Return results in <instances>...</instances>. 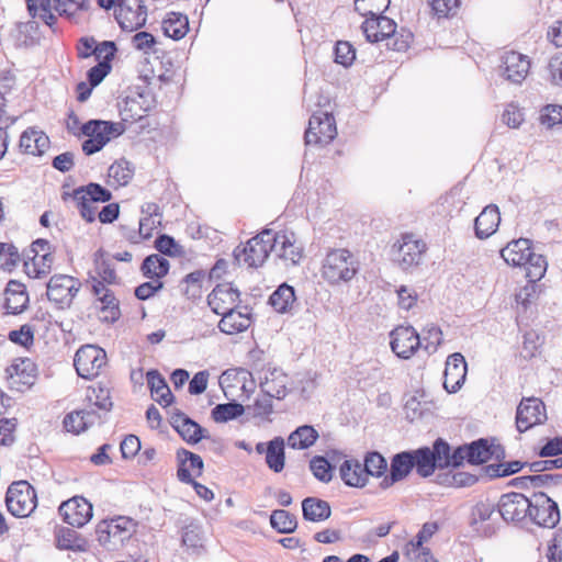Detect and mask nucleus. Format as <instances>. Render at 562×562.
Masks as SVG:
<instances>
[{
    "label": "nucleus",
    "mask_w": 562,
    "mask_h": 562,
    "mask_svg": "<svg viewBox=\"0 0 562 562\" xmlns=\"http://www.w3.org/2000/svg\"><path fill=\"white\" fill-rule=\"evenodd\" d=\"M99 302L101 303L100 319L106 323H114L121 316L119 300L115 297L113 292H104L100 296Z\"/></svg>",
    "instance_id": "37998d69"
},
{
    "label": "nucleus",
    "mask_w": 562,
    "mask_h": 562,
    "mask_svg": "<svg viewBox=\"0 0 562 562\" xmlns=\"http://www.w3.org/2000/svg\"><path fill=\"white\" fill-rule=\"evenodd\" d=\"M310 470L315 479L323 483H328L333 479V467L327 459L322 456H315L311 459Z\"/></svg>",
    "instance_id": "864d4df0"
},
{
    "label": "nucleus",
    "mask_w": 562,
    "mask_h": 562,
    "mask_svg": "<svg viewBox=\"0 0 562 562\" xmlns=\"http://www.w3.org/2000/svg\"><path fill=\"white\" fill-rule=\"evenodd\" d=\"M170 424L179 436L190 445L207 438V431L180 409L175 408L170 415Z\"/></svg>",
    "instance_id": "a211bd4d"
},
{
    "label": "nucleus",
    "mask_w": 562,
    "mask_h": 562,
    "mask_svg": "<svg viewBox=\"0 0 562 562\" xmlns=\"http://www.w3.org/2000/svg\"><path fill=\"white\" fill-rule=\"evenodd\" d=\"M80 130L88 137L82 143V150L88 156L100 151L112 137L119 136L124 132L121 123L99 120H90Z\"/></svg>",
    "instance_id": "39448f33"
},
{
    "label": "nucleus",
    "mask_w": 562,
    "mask_h": 562,
    "mask_svg": "<svg viewBox=\"0 0 562 562\" xmlns=\"http://www.w3.org/2000/svg\"><path fill=\"white\" fill-rule=\"evenodd\" d=\"M100 418L101 416L92 408H85L67 414L63 424L67 431L78 435L100 422Z\"/></svg>",
    "instance_id": "a878e982"
},
{
    "label": "nucleus",
    "mask_w": 562,
    "mask_h": 562,
    "mask_svg": "<svg viewBox=\"0 0 562 562\" xmlns=\"http://www.w3.org/2000/svg\"><path fill=\"white\" fill-rule=\"evenodd\" d=\"M284 440L281 437H274L267 442L266 463L270 470L276 473L284 469Z\"/></svg>",
    "instance_id": "a19ab883"
},
{
    "label": "nucleus",
    "mask_w": 562,
    "mask_h": 562,
    "mask_svg": "<svg viewBox=\"0 0 562 562\" xmlns=\"http://www.w3.org/2000/svg\"><path fill=\"white\" fill-rule=\"evenodd\" d=\"M413 454L414 468L422 477H428L438 468L434 452L428 447H422L416 450H409Z\"/></svg>",
    "instance_id": "4c0bfd02"
},
{
    "label": "nucleus",
    "mask_w": 562,
    "mask_h": 562,
    "mask_svg": "<svg viewBox=\"0 0 562 562\" xmlns=\"http://www.w3.org/2000/svg\"><path fill=\"white\" fill-rule=\"evenodd\" d=\"M540 123L548 128L562 123V105L548 104L546 105L539 116Z\"/></svg>",
    "instance_id": "bf43d9fd"
},
{
    "label": "nucleus",
    "mask_w": 562,
    "mask_h": 562,
    "mask_svg": "<svg viewBox=\"0 0 562 562\" xmlns=\"http://www.w3.org/2000/svg\"><path fill=\"white\" fill-rule=\"evenodd\" d=\"M135 531L133 519L119 516L112 519L100 521L95 528L98 542L110 551L119 550L123 547Z\"/></svg>",
    "instance_id": "20e7f679"
},
{
    "label": "nucleus",
    "mask_w": 562,
    "mask_h": 562,
    "mask_svg": "<svg viewBox=\"0 0 562 562\" xmlns=\"http://www.w3.org/2000/svg\"><path fill=\"white\" fill-rule=\"evenodd\" d=\"M339 475L342 482L351 487H363L368 482L363 465L357 459L345 460L339 468Z\"/></svg>",
    "instance_id": "7c9ffc66"
},
{
    "label": "nucleus",
    "mask_w": 562,
    "mask_h": 562,
    "mask_svg": "<svg viewBox=\"0 0 562 562\" xmlns=\"http://www.w3.org/2000/svg\"><path fill=\"white\" fill-rule=\"evenodd\" d=\"M359 270L356 257L345 248L330 250L322 266L323 278L331 284L350 281Z\"/></svg>",
    "instance_id": "7ed1b4c3"
},
{
    "label": "nucleus",
    "mask_w": 562,
    "mask_h": 562,
    "mask_svg": "<svg viewBox=\"0 0 562 562\" xmlns=\"http://www.w3.org/2000/svg\"><path fill=\"white\" fill-rule=\"evenodd\" d=\"M169 268L170 263L166 258L160 255L153 254L144 259L140 266V271L144 277L160 281L161 278L168 274Z\"/></svg>",
    "instance_id": "e433bc0d"
},
{
    "label": "nucleus",
    "mask_w": 562,
    "mask_h": 562,
    "mask_svg": "<svg viewBox=\"0 0 562 562\" xmlns=\"http://www.w3.org/2000/svg\"><path fill=\"white\" fill-rule=\"evenodd\" d=\"M288 375L279 369L270 370L260 382V389L263 394L272 398H284L288 394Z\"/></svg>",
    "instance_id": "bb28decb"
},
{
    "label": "nucleus",
    "mask_w": 562,
    "mask_h": 562,
    "mask_svg": "<svg viewBox=\"0 0 562 562\" xmlns=\"http://www.w3.org/2000/svg\"><path fill=\"white\" fill-rule=\"evenodd\" d=\"M530 61L517 52H507L502 56L499 75L513 83H521L528 75Z\"/></svg>",
    "instance_id": "aec40b11"
},
{
    "label": "nucleus",
    "mask_w": 562,
    "mask_h": 562,
    "mask_svg": "<svg viewBox=\"0 0 562 562\" xmlns=\"http://www.w3.org/2000/svg\"><path fill=\"white\" fill-rule=\"evenodd\" d=\"M318 436V431L313 426L303 425L290 434L288 446L296 450L308 449L316 442Z\"/></svg>",
    "instance_id": "c9c22d12"
},
{
    "label": "nucleus",
    "mask_w": 562,
    "mask_h": 562,
    "mask_svg": "<svg viewBox=\"0 0 562 562\" xmlns=\"http://www.w3.org/2000/svg\"><path fill=\"white\" fill-rule=\"evenodd\" d=\"M156 249L166 256H177L181 252L180 246L176 243L175 238L162 234L155 240Z\"/></svg>",
    "instance_id": "774afa93"
},
{
    "label": "nucleus",
    "mask_w": 562,
    "mask_h": 562,
    "mask_svg": "<svg viewBox=\"0 0 562 562\" xmlns=\"http://www.w3.org/2000/svg\"><path fill=\"white\" fill-rule=\"evenodd\" d=\"M162 30L166 36L173 40L182 38L189 30L187 15L171 12L162 21Z\"/></svg>",
    "instance_id": "79ce46f5"
},
{
    "label": "nucleus",
    "mask_w": 562,
    "mask_h": 562,
    "mask_svg": "<svg viewBox=\"0 0 562 562\" xmlns=\"http://www.w3.org/2000/svg\"><path fill=\"white\" fill-rule=\"evenodd\" d=\"M390 337L392 351L402 359H409L422 347V338L413 326H397Z\"/></svg>",
    "instance_id": "dca6fc26"
},
{
    "label": "nucleus",
    "mask_w": 562,
    "mask_h": 562,
    "mask_svg": "<svg viewBox=\"0 0 562 562\" xmlns=\"http://www.w3.org/2000/svg\"><path fill=\"white\" fill-rule=\"evenodd\" d=\"M413 469L414 462L411 451H402L394 454L391 460L390 474L385 475L381 481V488L386 490L394 483L404 480Z\"/></svg>",
    "instance_id": "b1692460"
},
{
    "label": "nucleus",
    "mask_w": 562,
    "mask_h": 562,
    "mask_svg": "<svg viewBox=\"0 0 562 562\" xmlns=\"http://www.w3.org/2000/svg\"><path fill=\"white\" fill-rule=\"evenodd\" d=\"M54 10L59 15L72 16L77 11L87 9L86 0H54Z\"/></svg>",
    "instance_id": "e2e57ef3"
},
{
    "label": "nucleus",
    "mask_w": 562,
    "mask_h": 562,
    "mask_svg": "<svg viewBox=\"0 0 562 562\" xmlns=\"http://www.w3.org/2000/svg\"><path fill=\"white\" fill-rule=\"evenodd\" d=\"M276 235V255L291 265H297L303 258V246L297 243L293 232H279Z\"/></svg>",
    "instance_id": "5701e85b"
},
{
    "label": "nucleus",
    "mask_w": 562,
    "mask_h": 562,
    "mask_svg": "<svg viewBox=\"0 0 562 562\" xmlns=\"http://www.w3.org/2000/svg\"><path fill=\"white\" fill-rule=\"evenodd\" d=\"M133 175L132 165L125 159H120L109 167L106 182L111 187H124L132 180Z\"/></svg>",
    "instance_id": "58836bf2"
},
{
    "label": "nucleus",
    "mask_w": 562,
    "mask_h": 562,
    "mask_svg": "<svg viewBox=\"0 0 562 562\" xmlns=\"http://www.w3.org/2000/svg\"><path fill=\"white\" fill-rule=\"evenodd\" d=\"M64 521L72 527H83L92 518V504L82 496L63 502L58 508Z\"/></svg>",
    "instance_id": "f3484780"
},
{
    "label": "nucleus",
    "mask_w": 562,
    "mask_h": 562,
    "mask_svg": "<svg viewBox=\"0 0 562 562\" xmlns=\"http://www.w3.org/2000/svg\"><path fill=\"white\" fill-rule=\"evenodd\" d=\"M295 301L294 289L288 283L279 285L269 297L270 305L276 312L281 314L292 312Z\"/></svg>",
    "instance_id": "f704fd0d"
},
{
    "label": "nucleus",
    "mask_w": 562,
    "mask_h": 562,
    "mask_svg": "<svg viewBox=\"0 0 562 562\" xmlns=\"http://www.w3.org/2000/svg\"><path fill=\"white\" fill-rule=\"evenodd\" d=\"M363 470L366 472L367 477L369 476H375L380 477L382 476L386 469H387V462L385 458L379 453V452H369L364 462L362 463Z\"/></svg>",
    "instance_id": "09e8293b"
},
{
    "label": "nucleus",
    "mask_w": 562,
    "mask_h": 562,
    "mask_svg": "<svg viewBox=\"0 0 562 562\" xmlns=\"http://www.w3.org/2000/svg\"><path fill=\"white\" fill-rule=\"evenodd\" d=\"M423 339L426 341V344L424 345V349L428 353H434L435 351H437L438 347L442 342L441 329L435 324H430L423 330Z\"/></svg>",
    "instance_id": "13d9d810"
},
{
    "label": "nucleus",
    "mask_w": 562,
    "mask_h": 562,
    "mask_svg": "<svg viewBox=\"0 0 562 562\" xmlns=\"http://www.w3.org/2000/svg\"><path fill=\"white\" fill-rule=\"evenodd\" d=\"M547 412L543 402L536 397L522 398L516 412V427L519 432H525L536 425L547 420Z\"/></svg>",
    "instance_id": "4468645a"
},
{
    "label": "nucleus",
    "mask_w": 562,
    "mask_h": 562,
    "mask_svg": "<svg viewBox=\"0 0 562 562\" xmlns=\"http://www.w3.org/2000/svg\"><path fill=\"white\" fill-rule=\"evenodd\" d=\"M57 547L63 550L82 551L85 541L77 531L63 528L57 536Z\"/></svg>",
    "instance_id": "3c124183"
},
{
    "label": "nucleus",
    "mask_w": 562,
    "mask_h": 562,
    "mask_svg": "<svg viewBox=\"0 0 562 562\" xmlns=\"http://www.w3.org/2000/svg\"><path fill=\"white\" fill-rule=\"evenodd\" d=\"M431 452H434L438 468H448L449 458L451 454V448L447 441L438 438L432 446Z\"/></svg>",
    "instance_id": "69168bd1"
},
{
    "label": "nucleus",
    "mask_w": 562,
    "mask_h": 562,
    "mask_svg": "<svg viewBox=\"0 0 562 562\" xmlns=\"http://www.w3.org/2000/svg\"><path fill=\"white\" fill-rule=\"evenodd\" d=\"M276 248V235L271 229H263L246 244L237 246L234 257L239 265L248 268L261 267Z\"/></svg>",
    "instance_id": "f03ea898"
},
{
    "label": "nucleus",
    "mask_w": 562,
    "mask_h": 562,
    "mask_svg": "<svg viewBox=\"0 0 562 562\" xmlns=\"http://www.w3.org/2000/svg\"><path fill=\"white\" fill-rule=\"evenodd\" d=\"M204 278L205 272L203 270H195L187 274L182 281L186 284V288L182 290L183 294L188 299L199 297Z\"/></svg>",
    "instance_id": "5fc2aeb1"
},
{
    "label": "nucleus",
    "mask_w": 562,
    "mask_h": 562,
    "mask_svg": "<svg viewBox=\"0 0 562 562\" xmlns=\"http://www.w3.org/2000/svg\"><path fill=\"white\" fill-rule=\"evenodd\" d=\"M149 110L150 101H148L145 95L138 94L137 97H127L124 100L120 115L123 122L134 123L146 117Z\"/></svg>",
    "instance_id": "cd10ccee"
},
{
    "label": "nucleus",
    "mask_w": 562,
    "mask_h": 562,
    "mask_svg": "<svg viewBox=\"0 0 562 562\" xmlns=\"http://www.w3.org/2000/svg\"><path fill=\"white\" fill-rule=\"evenodd\" d=\"M105 363V351L93 345H86L79 348L74 359V366L78 375L87 380L99 375Z\"/></svg>",
    "instance_id": "1a4fd4ad"
},
{
    "label": "nucleus",
    "mask_w": 562,
    "mask_h": 562,
    "mask_svg": "<svg viewBox=\"0 0 562 562\" xmlns=\"http://www.w3.org/2000/svg\"><path fill=\"white\" fill-rule=\"evenodd\" d=\"M337 135L335 119L327 112L314 113L308 121L304 139L306 145L329 144Z\"/></svg>",
    "instance_id": "f8f14e48"
},
{
    "label": "nucleus",
    "mask_w": 562,
    "mask_h": 562,
    "mask_svg": "<svg viewBox=\"0 0 562 562\" xmlns=\"http://www.w3.org/2000/svg\"><path fill=\"white\" fill-rule=\"evenodd\" d=\"M468 366L460 352L450 355L443 372V387L449 393H457L465 382Z\"/></svg>",
    "instance_id": "412c9836"
},
{
    "label": "nucleus",
    "mask_w": 562,
    "mask_h": 562,
    "mask_svg": "<svg viewBox=\"0 0 562 562\" xmlns=\"http://www.w3.org/2000/svg\"><path fill=\"white\" fill-rule=\"evenodd\" d=\"M87 400L92 406L103 411L110 412L113 403L110 397V391L105 387H92L89 389Z\"/></svg>",
    "instance_id": "6e6d98bb"
},
{
    "label": "nucleus",
    "mask_w": 562,
    "mask_h": 562,
    "mask_svg": "<svg viewBox=\"0 0 562 562\" xmlns=\"http://www.w3.org/2000/svg\"><path fill=\"white\" fill-rule=\"evenodd\" d=\"M146 380L153 398L159 405L167 407L173 402L175 396L172 395L165 378L157 370L148 371Z\"/></svg>",
    "instance_id": "c756f323"
},
{
    "label": "nucleus",
    "mask_w": 562,
    "mask_h": 562,
    "mask_svg": "<svg viewBox=\"0 0 562 562\" xmlns=\"http://www.w3.org/2000/svg\"><path fill=\"white\" fill-rule=\"evenodd\" d=\"M245 408L237 402L217 404L211 412V416L216 423H226L241 416Z\"/></svg>",
    "instance_id": "49530a36"
},
{
    "label": "nucleus",
    "mask_w": 562,
    "mask_h": 562,
    "mask_svg": "<svg viewBox=\"0 0 562 562\" xmlns=\"http://www.w3.org/2000/svg\"><path fill=\"white\" fill-rule=\"evenodd\" d=\"M177 477L180 482L192 485L195 493L204 501L210 502L214 498V493L209 487L196 482L192 477L189 469L186 468V463H182L180 467H178Z\"/></svg>",
    "instance_id": "8fccbe9b"
},
{
    "label": "nucleus",
    "mask_w": 562,
    "mask_h": 562,
    "mask_svg": "<svg viewBox=\"0 0 562 562\" xmlns=\"http://www.w3.org/2000/svg\"><path fill=\"white\" fill-rule=\"evenodd\" d=\"M426 251L427 245L423 239L404 234L392 247L393 261L403 271L409 272L423 262Z\"/></svg>",
    "instance_id": "423d86ee"
},
{
    "label": "nucleus",
    "mask_w": 562,
    "mask_h": 562,
    "mask_svg": "<svg viewBox=\"0 0 562 562\" xmlns=\"http://www.w3.org/2000/svg\"><path fill=\"white\" fill-rule=\"evenodd\" d=\"M238 303L239 291L231 283L217 284L207 295V304L217 315L236 308Z\"/></svg>",
    "instance_id": "6ab92c4d"
},
{
    "label": "nucleus",
    "mask_w": 562,
    "mask_h": 562,
    "mask_svg": "<svg viewBox=\"0 0 562 562\" xmlns=\"http://www.w3.org/2000/svg\"><path fill=\"white\" fill-rule=\"evenodd\" d=\"M76 195H85L92 203H105L112 199V193L99 183L91 182L74 190Z\"/></svg>",
    "instance_id": "a18cd8bd"
},
{
    "label": "nucleus",
    "mask_w": 562,
    "mask_h": 562,
    "mask_svg": "<svg viewBox=\"0 0 562 562\" xmlns=\"http://www.w3.org/2000/svg\"><path fill=\"white\" fill-rule=\"evenodd\" d=\"M501 223V213L495 204H490L476 216L474 232L479 239H486L492 236Z\"/></svg>",
    "instance_id": "393cba45"
},
{
    "label": "nucleus",
    "mask_w": 562,
    "mask_h": 562,
    "mask_svg": "<svg viewBox=\"0 0 562 562\" xmlns=\"http://www.w3.org/2000/svg\"><path fill=\"white\" fill-rule=\"evenodd\" d=\"M496 508H497V504L494 505L490 502L477 503L472 509L471 521H470L471 526L476 531H482L485 536L490 537V536L494 535L496 531L494 526L488 525L483 529H481L480 526L492 518Z\"/></svg>",
    "instance_id": "72a5a7b5"
},
{
    "label": "nucleus",
    "mask_w": 562,
    "mask_h": 562,
    "mask_svg": "<svg viewBox=\"0 0 562 562\" xmlns=\"http://www.w3.org/2000/svg\"><path fill=\"white\" fill-rule=\"evenodd\" d=\"M361 29L368 42L378 43L387 40L395 32L396 23L380 13L373 16H366Z\"/></svg>",
    "instance_id": "4be33fe9"
},
{
    "label": "nucleus",
    "mask_w": 562,
    "mask_h": 562,
    "mask_svg": "<svg viewBox=\"0 0 562 562\" xmlns=\"http://www.w3.org/2000/svg\"><path fill=\"white\" fill-rule=\"evenodd\" d=\"M530 503L528 518L533 524L546 528H553L560 521L558 504L547 494L542 492L533 493L530 497Z\"/></svg>",
    "instance_id": "9b49d317"
},
{
    "label": "nucleus",
    "mask_w": 562,
    "mask_h": 562,
    "mask_svg": "<svg viewBox=\"0 0 562 562\" xmlns=\"http://www.w3.org/2000/svg\"><path fill=\"white\" fill-rule=\"evenodd\" d=\"M270 524L273 529L281 533H291L296 529V517L284 510L276 509L270 515Z\"/></svg>",
    "instance_id": "c03bdc74"
},
{
    "label": "nucleus",
    "mask_w": 562,
    "mask_h": 562,
    "mask_svg": "<svg viewBox=\"0 0 562 562\" xmlns=\"http://www.w3.org/2000/svg\"><path fill=\"white\" fill-rule=\"evenodd\" d=\"M532 241L519 238L509 241L502 250V258L514 267H525L526 277L530 280H540L547 271V260L540 254L532 251Z\"/></svg>",
    "instance_id": "f257e3e1"
},
{
    "label": "nucleus",
    "mask_w": 562,
    "mask_h": 562,
    "mask_svg": "<svg viewBox=\"0 0 562 562\" xmlns=\"http://www.w3.org/2000/svg\"><path fill=\"white\" fill-rule=\"evenodd\" d=\"M20 260L18 249L7 243H0V268L10 270Z\"/></svg>",
    "instance_id": "680f3d73"
},
{
    "label": "nucleus",
    "mask_w": 562,
    "mask_h": 562,
    "mask_svg": "<svg viewBox=\"0 0 562 562\" xmlns=\"http://www.w3.org/2000/svg\"><path fill=\"white\" fill-rule=\"evenodd\" d=\"M356 58V50L349 42H337L335 46V61L348 67Z\"/></svg>",
    "instance_id": "052dcab7"
},
{
    "label": "nucleus",
    "mask_w": 562,
    "mask_h": 562,
    "mask_svg": "<svg viewBox=\"0 0 562 562\" xmlns=\"http://www.w3.org/2000/svg\"><path fill=\"white\" fill-rule=\"evenodd\" d=\"M530 504V497L512 492L501 496L497 512L506 522H520L528 518Z\"/></svg>",
    "instance_id": "ddd939ff"
},
{
    "label": "nucleus",
    "mask_w": 562,
    "mask_h": 562,
    "mask_svg": "<svg viewBox=\"0 0 562 562\" xmlns=\"http://www.w3.org/2000/svg\"><path fill=\"white\" fill-rule=\"evenodd\" d=\"M468 446V462L482 464L491 459L490 442L485 438L472 441Z\"/></svg>",
    "instance_id": "de8ad7c7"
},
{
    "label": "nucleus",
    "mask_w": 562,
    "mask_h": 562,
    "mask_svg": "<svg viewBox=\"0 0 562 562\" xmlns=\"http://www.w3.org/2000/svg\"><path fill=\"white\" fill-rule=\"evenodd\" d=\"M36 492L26 481L13 482L5 495L8 510L15 517H27L36 507Z\"/></svg>",
    "instance_id": "0eeeda50"
},
{
    "label": "nucleus",
    "mask_w": 562,
    "mask_h": 562,
    "mask_svg": "<svg viewBox=\"0 0 562 562\" xmlns=\"http://www.w3.org/2000/svg\"><path fill=\"white\" fill-rule=\"evenodd\" d=\"M303 518L308 521L319 522L328 519L331 515L328 502L317 497H306L302 502Z\"/></svg>",
    "instance_id": "473e14b6"
},
{
    "label": "nucleus",
    "mask_w": 562,
    "mask_h": 562,
    "mask_svg": "<svg viewBox=\"0 0 562 562\" xmlns=\"http://www.w3.org/2000/svg\"><path fill=\"white\" fill-rule=\"evenodd\" d=\"M179 467L182 463H186V468L189 469V472L192 474V477L200 476L203 471V460L199 454H195L186 449H180L178 451Z\"/></svg>",
    "instance_id": "4d7b16f0"
},
{
    "label": "nucleus",
    "mask_w": 562,
    "mask_h": 562,
    "mask_svg": "<svg viewBox=\"0 0 562 562\" xmlns=\"http://www.w3.org/2000/svg\"><path fill=\"white\" fill-rule=\"evenodd\" d=\"M390 5V0H355V10L362 16H373L383 13Z\"/></svg>",
    "instance_id": "603ef678"
},
{
    "label": "nucleus",
    "mask_w": 562,
    "mask_h": 562,
    "mask_svg": "<svg viewBox=\"0 0 562 562\" xmlns=\"http://www.w3.org/2000/svg\"><path fill=\"white\" fill-rule=\"evenodd\" d=\"M250 323L251 321L247 313H241L234 308L222 315L218 328L224 334L234 335L246 330Z\"/></svg>",
    "instance_id": "2f4dec72"
},
{
    "label": "nucleus",
    "mask_w": 562,
    "mask_h": 562,
    "mask_svg": "<svg viewBox=\"0 0 562 562\" xmlns=\"http://www.w3.org/2000/svg\"><path fill=\"white\" fill-rule=\"evenodd\" d=\"M114 16L123 31L133 32L145 25L147 7L143 0H119Z\"/></svg>",
    "instance_id": "9d476101"
},
{
    "label": "nucleus",
    "mask_w": 562,
    "mask_h": 562,
    "mask_svg": "<svg viewBox=\"0 0 562 562\" xmlns=\"http://www.w3.org/2000/svg\"><path fill=\"white\" fill-rule=\"evenodd\" d=\"M47 299L58 308L70 307L78 294L81 283L78 279L68 274H54L46 285Z\"/></svg>",
    "instance_id": "6e6552de"
},
{
    "label": "nucleus",
    "mask_w": 562,
    "mask_h": 562,
    "mask_svg": "<svg viewBox=\"0 0 562 562\" xmlns=\"http://www.w3.org/2000/svg\"><path fill=\"white\" fill-rule=\"evenodd\" d=\"M71 198L76 203V206L79 210L81 217L89 223L94 222L98 210L94 203L88 201L85 198V195H76L75 193H72Z\"/></svg>",
    "instance_id": "0e129e2a"
},
{
    "label": "nucleus",
    "mask_w": 562,
    "mask_h": 562,
    "mask_svg": "<svg viewBox=\"0 0 562 562\" xmlns=\"http://www.w3.org/2000/svg\"><path fill=\"white\" fill-rule=\"evenodd\" d=\"M202 526L196 520H189L182 528V544L194 553H200L204 547Z\"/></svg>",
    "instance_id": "ea45409f"
},
{
    "label": "nucleus",
    "mask_w": 562,
    "mask_h": 562,
    "mask_svg": "<svg viewBox=\"0 0 562 562\" xmlns=\"http://www.w3.org/2000/svg\"><path fill=\"white\" fill-rule=\"evenodd\" d=\"M111 64L106 61H99L95 66L91 67L87 72V80L91 87L99 86L106 75L111 71Z\"/></svg>",
    "instance_id": "338daca9"
},
{
    "label": "nucleus",
    "mask_w": 562,
    "mask_h": 562,
    "mask_svg": "<svg viewBox=\"0 0 562 562\" xmlns=\"http://www.w3.org/2000/svg\"><path fill=\"white\" fill-rule=\"evenodd\" d=\"M49 139L41 131L27 128L20 136L19 148L24 154L41 156L48 147Z\"/></svg>",
    "instance_id": "c85d7f7f"
},
{
    "label": "nucleus",
    "mask_w": 562,
    "mask_h": 562,
    "mask_svg": "<svg viewBox=\"0 0 562 562\" xmlns=\"http://www.w3.org/2000/svg\"><path fill=\"white\" fill-rule=\"evenodd\" d=\"M5 374L11 390L24 392L34 384L37 367L29 358H19L5 369Z\"/></svg>",
    "instance_id": "2eb2a0df"
}]
</instances>
